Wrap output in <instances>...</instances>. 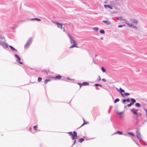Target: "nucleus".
<instances>
[{
    "mask_svg": "<svg viewBox=\"0 0 147 147\" xmlns=\"http://www.w3.org/2000/svg\"><path fill=\"white\" fill-rule=\"evenodd\" d=\"M130 20L131 22V23H128L127 22H125V23L127 24V26L129 27H132L133 28L137 30L138 28L136 26L138 23L137 20L131 18L130 19Z\"/></svg>",
    "mask_w": 147,
    "mask_h": 147,
    "instance_id": "1",
    "label": "nucleus"
},
{
    "mask_svg": "<svg viewBox=\"0 0 147 147\" xmlns=\"http://www.w3.org/2000/svg\"><path fill=\"white\" fill-rule=\"evenodd\" d=\"M67 35L69 37L70 42L71 43L73 44V45H74L76 46L77 45V42L73 38V37L69 33H67Z\"/></svg>",
    "mask_w": 147,
    "mask_h": 147,
    "instance_id": "2",
    "label": "nucleus"
},
{
    "mask_svg": "<svg viewBox=\"0 0 147 147\" xmlns=\"http://www.w3.org/2000/svg\"><path fill=\"white\" fill-rule=\"evenodd\" d=\"M32 41V38H30L27 42L26 45H24V47L25 49H27L30 45Z\"/></svg>",
    "mask_w": 147,
    "mask_h": 147,
    "instance_id": "3",
    "label": "nucleus"
},
{
    "mask_svg": "<svg viewBox=\"0 0 147 147\" xmlns=\"http://www.w3.org/2000/svg\"><path fill=\"white\" fill-rule=\"evenodd\" d=\"M32 41V38H30L27 42L26 45H24V47L25 49H27L30 45Z\"/></svg>",
    "mask_w": 147,
    "mask_h": 147,
    "instance_id": "4",
    "label": "nucleus"
},
{
    "mask_svg": "<svg viewBox=\"0 0 147 147\" xmlns=\"http://www.w3.org/2000/svg\"><path fill=\"white\" fill-rule=\"evenodd\" d=\"M69 133L71 135V138L72 140H74L75 138L76 139H77V138H76V137H77V133L76 131H74L73 134L71 132H69Z\"/></svg>",
    "mask_w": 147,
    "mask_h": 147,
    "instance_id": "5",
    "label": "nucleus"
},
{
    "mask_svg": "<svg viewBox=\"0 0 147 147\" xmlns=\"http://www.w3.org/2000/svg\"><path fill=\"white\" fill-rule=\"evenodd\" d=\"M0 39H1L0 41L2 43H3L4 45L5 46L6 48H7L8 46L7 44L5 42V39L3 36L2 35H0Z\"/></svg>",
    "mask_w": 147,
    "mask_h": 147,
    "instance_id": "6",
    "label": "nucleus"
},
{
    "mask_svg": "<svg viewBox=\"0 0 147 147\" xmlns=\"http://www.w3.org/2000/svg\"><path fill=\"white\" fill-rule=\"evenodd\" d=\"M14 56L17 59V60H16L17 62L21 64H23V63L22 62L20 61L21 60V58L18 55L16 54L14 55Z\"/></svg>",
    "mask_w": 147,
    "mask_h": 147,
    "instance_id": "7",
    "label": "nucleus"
},
{
    "mask_svg": "<svg viewBox=\"0 0 147 147\" xmlns=\"http://www.w3.org/2000/svg\"><path fill=\"white\" fill-rule=\"evenodd\" d=\"M136 136L137 138L140 140H142V137L141 136V134H140V132L138 131H137L136 132Z\"/></svg>",
    "mask_w": 147,
    "mask_h": 147,
    "instance_id": "8",
    "label": "nucleus"
},
{
    "mask_svg": "<svg viewBox=\"0 0 147 147\" xmlns=\"http://www.w3.org/2000/svg\"><path fill=\"white\" fill-rule=\"evenodd\" d=\"M52 22L54 23L55 25H57V26L58 28H60L61 29H62V24L61 23H59L58 22H55V21H52Z\"/></svg>",
    "mask_w": 147,
    "mask_h": 147,
    "instance_id": "9",
    "label": "nucleus"
},
{
    "mask_svg": "<svg viewBox=\"0 0 147 147\" xmlns=\"http://www.w3.org/2000/svg\"><path fill=\"white\" fill-rule=\"evenodd\" d=\"M138 109H130L131 111L134 114L136 115H138V113H137V111H138Z\"/></svg>",
    "mask_w": 147,
    "mask_h": 147,
    "instance_id": "10",
    "label": "nucleus"
},
{
    "mask_svg": "<svg viewBox=\"0 0 147 147\" xmlns=\"http://www.w3.org/2000/svg\"><path fill=\"white\" fill-rule=\"evenodd\" d=\"M118 20H119L120 21H125V22H127V20H126L125 19L123 18L122 17H118Z\"/></svg>",
    "mask_w": 147,
    "mask_h": 147,
    "instance_id": "11",
    "label": "nucleus"
},
{
    "mask_svg": "<svg viewBox=\"0 0 147 147\" xmlns=\"http://www.w3.org/2000/svg\"><path fill=\"white\" fill-rule=\"evenodd\" d=\"M104 7L106 9L109 8L111 9H113V7L109 5H104Z\"/></svg>",
    "mask_w": 147,
    "mask_h": 147,
    "instance_id": "12",
    "label": "nucleus"
},
{
    "mask_svg": "<svg viewBox=\"0 0 147 147\" xmlns=\"http://www.w3.org/2000/svg\"><path fill=\"white\" fill-rule=\"evenodd\" d=\"M102 22L107 25H110L111 24V22L109 21L103 20Z\"/></svg>",
    "mask_w": 147,
    "mask_h": 147,
    "instance_id": "13",
    "label": "nucleus"
},
{
    "mask_svg": "<svg viewBox=\"0 0 147 147\" xmlns=\"http://www.w3.org/2000/svg\"><path fill=\"white\" fill-rule=\"evenodd\" d=\"M31 20H36L37 21H40L41 20L40 19L38 18H32L31 19Z\"/></svg>",
    "mask_w": 147,
    "mask_h": 147,
    "instance_id": "14",
    "label": "nucleus"
},
{
    "mask_svg": "<svg viewBox=\"0 0 147 147\" xmlns=\"http://www.w3.org/2000/svg\"><path fill=\"white\" fill-rule=\"evenodd\" d=\"M125 91L124 90L122 89L121 88H120L119 90V92L121 94L122 93V92L124 93Z\"/></svg>",
    "mask_w": 147,
    "mask_h": 147,
    "instance_id": "15",
    "label": "nucleus"
},
{
    "mask_svg": "<svg viewBox=\"0 0 147 147\" xmlns=\"http://www.w3.org/2000/svg\"><path fill=\"white\" fill-rule=\"evenodd\" d=\"M9 47L11 48V49L13 51H17V50L15 49L12 46L9 45Z\"/></svg>",
    "mask_w": 147,
    "mask_h": 147,
    "instance_id": "16",
    "label": "nucleus"
},
{
    "mask_svg": "<svg viewBox=\"0 0 147 147\" xmlns=\"http://www.w3.org/2000/svg\"><path fill=\"white\" fill-rule=\"evenodd\" d=\"M61 78V76L59 75H58V76H56L55 77H54V78L57 79H60Z\"/></svg>",
    "mask_w": 147,
    "mask_h": 147,
    "instance_id": "17",
    "label": "nucleus"
},
{
    "mask_svg": "<svg viewBox=\"0 0 147 147\" xmlns=\"http://www.w3.org/2000/svg\"><path fill=\"white\" fill-rule=\"evenodd\" d=\"M101 70L103 73H105L106 71L105 69L103 67H102L101 68Z\"/></svg>",
    "mask_w": 147,
    "mask_h": 147,
    "instance_id": "18",
    "label": "nucleus"
},
{
    "mask_svg": "<svg viewBox=\"0 0 147 147\" xmlns=\"http://www.w3.org/2000/svg\"><path fill=\"white\" fill-rule=\"evenodd\" d=\"M50 81V79H46L45 80L44 83L46 84H47Z\"/></svg>",
    "mask_w": 147,
    "mask_h": 147,
    "instance_id": "19",
    "label": "nucleus"
},
{
    "mask_svg": "<svg viewBox=\"0 0 147 147\" xmlns=\"http://www.w3.org/2000/svg\"><path fill=\"white\" fill-rule=\"evenodd\" d=\"M93 29L95 31H98V28L97 27H94V28H93Z\"/></svg>",
    "mask_w": 147,
    "mask_h": 147,
    "instance_id": "20",
    "label": "nucleus"
},
{
    "mask_svg": "<svg viewBox=\"0 0 147 147\" xmlns=\"http://www.w3.org/2000/svg\"><path fill=\"white\" fill-rule=\"evenodd\" d=\"M135 106L138 107H140V105L138 103H137L135 104Z\"/></svg>",
    "mask_w": 147,
    "mask_h": 147,
    "instance_id": "21",
    "label": "nucleus"
},
{
    "mask_svg": "<svg viewBox=\"0 0 147 147\" xmlns=\"http://www.w3.org/2000/svg\"><path fill=\"white\" fill-rule=\"evenodd\" d=\"M74 47H76V48H78V47L76 46H75V45H73L72 46H70L69 47V48L71 49V48H73Z\"/></svg>",
    "mask_w": 147,
    "mask_h": 147,
    "instance_id": "22",
    "label": "nucleus"
},
{
    "mask_svg": "<svg viewBox=\"0 0 147 147\" xmlns=\"http://www.w3.org/2000/svg\"><path fill=\"white\" fill-rule=\"evenodd\" d=\"M83 120L84 121V123L82 125V126L84 125H85V124H88V122H85V120H84V119H83Z\"/></svg>",
    "mask_w": 147,
    "mask_h": 147,
    "instance_id": "23",
    "label": "nucleus"
},
{
    "mask_svg": "<svg viewBox=\"0 0 147 147\" xmlns=\"http://www.w3.org/2000/svg\"><path fill=\"white\" fill-rule=\"evenodd\" d=\"M84 140V139L80 138L79 140V142L80 143H81L82 142H83Z\"/></svg>",
    "mask_w": 147,
    "mask_h": 147,
    "instance_id": "24",
    "label": "nucleus"
},
{
    "mask_svg": "<svg viewBox=\"0 0 147 147\" xmlns=\"http://www.w3.org/2000/svg\"><path fill=\"white\" fill-rule=\"evenodd\" d=\"M131 100L133 103H135L136 102V100L134 98H131Z\"/></svg>",
    "mask_w": 147,
    "mask_h": 147,
    "instance_id": "25",
    "label": "nucleus"
},
{
    "mask_svg": "<svg viewBox=\"0 0 147 147\" xmlns=\"http://www.w3.org/2000/svg\"><path fill=\"white\" fill-rule=\"evenodd\" d=\"M88 84H89V83L86 82H84L83 84H82V85H88Z\"/></svg>",
    "mask_w": 147,
    "mask_h": 147,
    "instance_id": "26",
    "label": "nucleus"
},
{
    "mask_svg": "<svg viewBox=\"0 0 147 147\" xmlns=\"http://www.w3.org/2000/svg\"><path fill=\"white\" fill-rule=\"evenodd\" d=\"M119 99L118 98H117L114 101V102L115 103H116L117 102H118L119 101Z\"/></svg>",
    "mask_w": 147,
    "mask_h": 147,
    "instance_id": "27",
    "label": "nucleus"
},
{
    "mask_svg": "<svg viewBox=\"0 0 147 147\" xmlns=\"http://www.w3.org/2000/svg\"><path fill=\"white\" fill-rule=\"evenodd\" d=\"M100 32L101 33H102V34H104L105 33V32L103 30H100Z\"/></svg>",
    "mask_w": 147,
    "mask_h": 147,
    "instance_id": "28",
    "label": "nucleus"
},
{
    "mask_svg": "<svg viewBox=\"0 0 147 147\" xmlns=\"http://www.w3.org/2000/svg\"><path fill=\"white\" fill-rule=\"evenodd\" d=\"M42 80V78H41L40 77H39L38 78V81L39 82H40Z\"/></svg>",
    "mask_w": 147,
    "mask_h": 147,
    "instance_id": "29",
    "label": "nucleus"
},
{
    "mask_svg": "<svg viewBox=\"0 0 147 147\" xmlns=\"http://www.w3.org/2000/svg\"><path fill=\"white\" fill-rule=\"evenodd\" d=\"M37 125H36L33 127V129L34 130H36L37 129Z\"/></svg>",
    "mask_w": 147,
    "mask_h": 147,
    "instance_id": "30",
    "label": "nucleus"
},
{
    "mask_svg": "<svg viewBox=\"0 0 147 147\" xmlns=\"http://www.w3.org/2000/svg\"><path fill=\"white\" fill-rule=\"evenodd\" d=\"M95 86H99L101 87L102 86V85L100 84H95Z\"/></svg>",
    "mask_w": 147,
    "mask_h": 147,
    "instance_id": "31",
    "label": "nucleus"
},
{
    "mask_svg": "<svg viewBox=\"0 0 147 147\" xmlns=\"http://www.w3.org/2000/svg\"><path fill=\"white\" fill-rule=\"evenodd\" d=\"M128 134H130L132 136H134V134L133 133H132V132H128Z\"/></svg>",
    "mask_w": 147,
    "mask_h": 147,
    "instance_id": "32",
    "label": "nucleus"
},
{
    "mask_svg": "<svg viewBox=\"0 0 147 147\" xmlns=\"http://www.w3.org/2000/svg\"><path fill=\"white\" fill-rule=\"evenodd\" d=\"M117 133L119 134H120V135H121V134H123V133L121 131H117Z\"/></svg>",
    "mask_w": 147,
    "mask_h": 147,
    "instance_id": "33",
    "label": "nucleus"
},
{
    "mask_svg": "<svg viewBox=\"0 0 147 147\" xmlns=\"http://www.w3.org/2000/svg\"><path fill=\"white\" fill-rule=\"evenodd\" d=\"M125 26V24L122 25H119L118 26V27L119 28H121V27H122L123 26Z\"/></svg>",
    "mask_w": 147,
    "mask_h": 147,
    "instance_id": "34",
    "label": "nucleus"
},
{
    "mask_svg": "<svg viewBox=\"0 0 147 147\" xmlns=\"http://www.w3.org/2000/svg\"><path fill=\"white\" fill-rule=\"evenodd\" d=\"M133 104V103L131 102L129 104H128L127 105V106L128 107H130L131 106V105Z\"/></svg>",
    "mask_w": 147,
    "mask_h": 147,
    "instance_id": "35",
    "label": "nucleus"
},
{
    "mask_svg": "<svg viewBox=\"0 0 147 147\" xmlns=\"http://www.w3.org/2000/svg\"><path fill=\"white\" fill-rule=\"evenodd\" d=\"M97 80L98 81H100L101 80V78L99 76H98V78L97 79Z\"/></svg>",
    "mask_w": 147,
    "mask_h": 147,
    "instance_id": "36",
    "label": "nucleus"
},
{
    "mask_svg": "<svg viewBox=\"0 0 147 147\" xmlns=\"http://www.w3.org/2000/svg\"><path fill=\"white\" fill-rule=\"evenodd\" d=\"M124 94L126 96H129L130 95V94L128 93H125Z\"/></svg>",
    "mask_w": 147,
    "mask_h": 147,
    "instance_id": "37",
    "label": "nucleus"
},
{
    "mask_svg": "<svg viewBox=\"0 0 147 147\" xmlns=\"http://www.w3.org/2000/svg\"><path fill=\"white\" fill-rule=\"evenodd\" d=\"M123 113V112H117V114L121 115Z\"/></svg>",
    "mask_w": 147,
    "mask_h": 147,
    "instance_id": "38",
    "label": "nucleus"
},
{
    "mask_svg": "<svg viewBox=\"0 0 147 147\" xmlns=\"http://www.w3.org/2000/svg\"><path fill=\"white\" fill-rule=\"evenodd\" d=\"M67 25V27L69 28L70 27V25L69 24H67L66 25L65 24V26Z\"/></svg>",
    "mask_w": 147,
    "mask_h": 147,
    "instance_id": "39",
    "label": "nucleus"
},
{
    "mask_svg": "<svg viewBox=\"0 0 147 147\" xmlns=\"http://www.w3.org/2000/svg\"><path fill=\"white\" fill-rule=\"evenodd\" d=\"M108 2V0H105V1L104 2V3H107Z\"/></svg>",
    "mask_w": 147,
    "mask_h": 147,
    "instance_id": "40",
    "label": "nucleus"
},
{
    "mask_svg": "<svg viewBox=\"0 0 147 147\" xmlns=\"http://www.w3.org/2000/svg\"><path fill=\"white\" fill-rule=\"evenodd\" d=\"M126 101L127 102H130V100L129 99H126Z\"/></svg>",
    "mask_w": 147,
    "mask_h": 147,
    "instance_id": "41",
    "label": "nucleus"
},
{
    "mask_svg": "<svg viewBox=\"0 0 147 147\" xmlns=\"http://www.w3.org/2000/svg\"><path fill=\"white\" fill-rule=\"evenodd\" d=\"M102 81L104 82H106V80L105 78L102 79Z\"/></svg>",
    "mask_w": 147,
    "mask_h": 147,
    "instance_id": "42",
    "label": "nucleus"
},
{
    "mask_svg": "<svg viewBox=\"0 0 147 147\" xmlns=\"http://www.w3.org/2000/svg\"><path fill=\"white\" fill-rule=\"evenodd\" d=\"M29 130L30 132H32L31 131L32 130V129L31 127H30L29 128Z\"/></svg>",
    "mask_w": 147,
    "mask_h": 147,
    "instance_id": "43",
    "label": "nucleus"
},
{
    "mask_svg": "<svg viewBox=\"0 0 147 147\" xmlns=\"http://www.w3.org/2000/svg\"><path fill=\"white\" fill-rule=\"evenodd\" d=\"M142 114L140 113H139L138 114V115H136L137 116H138L139 115H141Z\"/></svg>",
    "mask_w": 147,
    "mask_h": 147,
    "instance_id": "44",
    "label": "nucleus"
},
{
    "mask_svg": "<svg viewBox=\"0 0 147 147\" xmlns=\"http://www.w3.org/2000/svg\"><path fill=\"white\" fill-rule=\"evenodd\" d=\"M126 101V99H123L122 101L123 102H124Z\"/></svg>",
    "mask_w": 147,
    "mask_h": 147,
    "instance_id": "45",
    "label": "nucleus"
},
{
    "mask_svg": "<svg viewBox=\"0 0 147 147\" xmlns=\"http://www.w3.org/2000/svg\"><path fill=\"white\" fill-rule=\"evenodd\" d=\"M138 123V119H137V122L136 123V125H137Z\"/></svg>",
    "mask_w": 147,
    "mask_h": 147,
    "instance_id": "46",
    "label": "nucleus"
},
{
    "mask_svg": "<svg viewBox=\"0 0 147 147\" xmlns=\"http://www.w3.org/2000/svg\"><path fill=\"white\" fill-rule=\"evenodd\" d=\"M145 111L146 112V115H147V110L146 109H145Z\"/></svg>",
    "mask_w": 147,
    "mask_h": 147,
    "instance_id": "47",
    "label": "nucleus"
},
{
    "mask_svg": "<svg viewBox=\"0 0 147 147\" xmlns=\"http://www.w3.org/2000/svg\"><path fill=\"white\" fill-rule=\"evenodd\" d=\"M123 117V115H120V118H121V119H122V118Z\"/></svg>",
    "mask_w": 147,
    "mask_h": 147,
    "instance_id": "48",
    "label": "nucleus"
},
{
    "mask_svg": "<svg viewBox=\"0 0 147 147\" xmlns=\"http://www.w3.org/2000/svg\"><path fill=\"white\" fill-rule=\"evenodd\" d=\"M115 8L116 9L118 10H120V9L119 8H117V7H115Z\"/></svg>",
    "mask_w": 147,
    "mask_h": 147,
    "instance_id": "49",
    "label": "nucleus"
},
{
    "mask_svg": "<svg viewBox=\"0 0 147 147\" xmlns=\"http://www.w3.org/2000/svg\"><path fill=\"white\" fill-rule=\"evenodd\" d=\"M121 96H123V97H124V95H123V94H122V93H121Z\"/></svg>",
    "mask_w": 147,
    "mask_h": 147,
    "instance_id": "50",
    "label": "nucleus"
},
{
    "mask_svg": "<svg viewBox=\"0 0 147 147\" xmlns=\"http://www.w3.org/2000/svg\"><path fill=\"white\" fill-rule=\"evenodd\" d=\"M76 140H75L74 141V143L73 144V145H74L75 144V143H76Z\"/></svg>",
    "mask_w": 147,
    "mask_h": 147,
    "instance_id": "51",
    "label": "nucleus"
},
{
    "mask_svg": "<svg viewBox=\"0 0 147 147\" xmlns=\"http://www.w3.org/2000/svg\"><path fill=\"white\" fill-rule=\"evenodd\" d=\"M67 79H68V80H71V79H69V77H67Z\"/></svg>",
    "mask_w": 147,
    "mask_h": 147,
    "instance_id": "52",
    "label": "nucleus"
},
{
    "mask_svg": "<svg viewBox=\"0 0 147 147\" xmlns=\"http://www.w3.org/2000/svg\"><path fill=\"white\" fill-rule=\"evenodd\" d=\"M63 31L64 32V28H63Z\"/></svg>",
    "mask_w": 147,
    "mask_h": 147,
    "instance_id": "53",
    "label": "nucleus"
},
{
    "mask_svg": "<svg viewBox=\"0 0 147 147\" xmlns=\"http://www.w3.org/2000/svg\"><path fill=\"white\" fill-rule=\"evenodd\" d=\"M100 39H101L102 40V39H103V37H101V38H100Z\"/></svg>",
    "mask_w": 147,
    "mask_h": 147,
    "instance_id": "54",
    "label": "nucleus"
},
{
    "mask_svg": "<svg viewBox=\"0 0 147 147\" xmlns=\"http://www.w3.org/2000/svg\"><path fill=\"white\" fill-rule=\"evenodd\" d=\"M110 110L109 111V113L110 112Z\"/></svg>",
    "mask_w": 147,
    "mask_h": 147,
    "instance_id": "55",
    "label": "nucleus"
},
{
    "mask_svg": "<svg viewBox=\"0 0 147 147\" xmlns=\"http://www.w3.org/2000/svg\"><path fill=\"white\" fill-rule=\"evenodd\" d=\"M116 90H118V91H119V90H118V88H116Z\"/></svg>",
    "mask_w": 147,
    "mask_h": 147,
    "instance_id": "56",
    "label": "nucleus"
},
{
    "mask_svg": "<svg viewBox=\"0 0 147 147\" xmlns=\"http://www.w3.org/2000/svg\"><path fill=\"white\" fill-rule=\"evenodd\" d=\"M136 144H138V143H136Z\"/></svg>",
    "mask_w": 147,
    "mask_h": 147,
    "instance_id": "57",
    "label": "nucleus"
},
{
    "mask_svg": "<svg viewBox=\"0 0 147 147\" xmlns=\"http://www.w3.org/2000/svg\"><path fill=\"white\" fill-rule=\"evenodd\" d=\"M116 134V132H115V134Z\"/></svg>",
    "mask_w": 147,
    "mask_h": 147,
    "instance_id": "58",
    "label": "nucleus"
}]
</instances>
